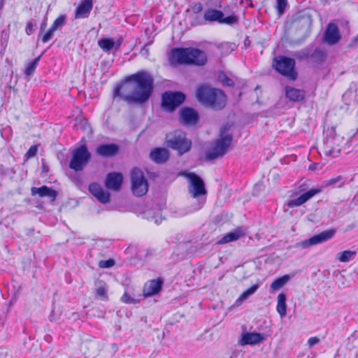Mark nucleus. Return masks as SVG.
I'll return each mask as SVG.
<instances>
[{"instance_id": "obj_1", "label": "nucleus", "mask_w": 358, "mask_h": 358, "mask_svg": "<svg viewBox=\"0 0 358 358\" xmlns=\"http://www.w3.org/2000/svg\"><path fill=\"white\" fill-rule=\"evenodd\" d=\"M153 89L152 76L145 70H141L128 76L124 83L117 85L113 96L123 100L129 105H142L150 99Z\"/></svg>"}, {"instance_id": "obj_2", "label": "nucleus", "mask_w": 358, "mask_h": 358, "mask_svg": "<svg viewBox=\"0 0 358 358\" xmlns=\"http://www.w3.org/2000/svg\"><path fill=\"white\" fill-rule=\"evenodd\" d=\"M196 96L203 106L216 110L224 108L227 103V96L224 91L206 85L197 87Z\"/></svg>"}, {"instance_id": "obj_3", "label": "nucleus", "mask_w": 358, "mask_h": 358, "mask_svg": "<svg viewBox=\"0 0 358 358\" xmlns=\"http://www.w3.org/2000/svg\"><path fill=\"white\" fill-rule=\"evenodd\" d=\"M185 177L189 181L188 191L189 194L194 199L198 198V203L190 213L196 211L201 208L203 203L206 202L205 195L207 191L205 187V184L203 179L194 173H187Z\"/></svg>"}, {"instance_id": "obj_4", "label": "nucleus", "mask_w": 358, "mask_h": 358, "mask_svg": "<svg viewBox=\"0 0 358 358\" xmlns=\"http://www.w3.org/2000/svg\"><path fill=\"white\" fill-rule=\"evenodd\" d=\"M229 127L223 126L220 129V138L215 142L213 147L206 151L205 158L207 161H212L223 156L231 144L233 136L228 133Z\"/></svg>"}, {"instance_id": "obj_5", "label": "nucleus", "mask_w": 358, "mask_h": 358, "mask_svg": "<svg viewBox=\"0 0 358 358\" xmlns=\"http://www.w3.org/2000/svg\"><path fill=\"white\" fill-rule=\"evenodd\" d=\"M166 145L178 152L181 156L188 152L192 148V141L181 131H176L166 137Z\"/></svg>"}, {"instance_id": "obj_6", "label": "nucleus", "mask_w": 358, "mask_h": 358, "mask_svg": "<svg viewBox=\"0 0 358 358\" xmlns=\"http://www.w3.org/2000/svg\"><path fill=\"white\" fill-rule=\"evenodd\" d=\"M295 60L285 56H280L275 58L273 66L280 74L285 76L291 80H295L297 78L298 73L295 71Z\"/></svg>"}, {"instance_id": "obj_7", "label": "nucleus", "mask_w": 358, "mask_h": 358, "mask_svg": "<svg viewBox=\"0 0 358 358\" xmlns=\"http://www.w3.org/2000/svg\"><path fill=\"white\" fill-rule=\"evenodd\" d=\"M90 158L91 154L87 146L82 145L73 150L69 167L75 171H82L87 166Z\"/></svg>"}, {"instance_id": "obj_8", "label": "nucleus", "mask_w": 358, "mask_h": 358, "mask_svg": "<svg viewBox=\"0 0 358 358\" xmlns=\"http://www.w3.org/2000/svg\"><path fill=\"white\" fill-rule=\"evenodd\" d=\"M185 94L181 92H165L162 96V107L166 111L173 112L185 101Z\"/></svg>"}, {"instance_id": "obj_9", "label": "nucleus", "mask_w": 358, "mask_h": 358, "mask_svg": "<svg viewBox=\"0 0 358 358\" xmlns=\"http://www.w3.org/2000/svg\"><path fill=\"white\" fill-rule=\"evenodd\" d=\"M131 190L134 195L142 196L148 190V182L144 176L143 171L134 168L131 173Z\"/></svg>"}, {"instance_id": "obj_10", "label": "nucleus", "mask_w": 358, "mask_h": 358, "mask_svg": "<svg viewBox=\"0 0 358 358\" xmlns=\"http://www.w3.org/2000/svg\"><path fill=\"white\" fill-rule=\"evenodd\" d=\"M340 138L336 135L335 127H331L326 131V136L324 139L323 152L326 156L337 157L340 153Z\"/></svg>"}, {"instance_id": "obj_11", "label": "nucleus", "mask_w": 358, "mask_h": 358, "mask_svg": "<svg viewBox=\"0 0 358 358\" xmlns=\"http://www.w3.org/2000/svg\"><path fill=\"white\" fill-rule=\"evenodd\" d=\"M336 230L334 229L323 231L318 234L314 235L308 239L296 243L295 247L306 249L310 246L322 243L331 239L334 236Z\"/></svg>"}, {"instance_id": "obj_12", "label": "nucleus", "mask_w": 358, "mask_h": 358, "mask_svg": "<svg viewBox=\"0 0 358 358\" xmlns=\"http://www.w3.org/2000/svg\"><path fill=\"white\" fill-rule=\"evenodd\" d=\"M190 48H176L171 50L169 54V62L171 64H190Z\"/></svg>"}, {"instance_id": "obj_13", "label": "nucleus", "mask_w": 358, "mask_h": 358, "mask_svg": "<svg viewBox=\"0 0 358 358\" xmlns=\"http://www.w3.org/2000/svg\"><path fill=\"white\" fill-rule=\"evenodd\" d=\"M341 38L338 26L334 22L329 23L324 34V41L329 45H334L340 41Z\"/></svg>"}, {"instance_id": "obj_14", "label": "nucleus", "mask_w": 358, "mask_h": 358, "mask_svg": "<svg viewBox=\"0 0 358 358\" xmlns=\"http://www.w3.org/2000/svg\"><path fill=\"white\" fill-rule=\"evenodd\" d=\"M123 181L122 175L120 173L112 172L106 176L105 186L110 189L119 190Z\"/></svg>"}, {"instance_id": "obj_15", "label": "nucleus", "mask_w": 358, "mask_h": 358, "mask_svg": "<svg viewBox=\"0 0 358 358\" xmlns=\"http://www.w3.org/2000/svg\"><path fill=\"white\" fill-rule=\"evenodd\" d=\"M320 189H311L306 192L302 194L301 196H299L296 199H292L287 201V206L289 208H293L295 206H299L306 201H308L309 199H310L312 197H313L315 195L320 192Z\"/></svg>"}, {"instance_id": "obj_16", "label": "nucleus", "mask_w": 358, "mask_h": 358, "mask_svg": "<svg viewBox=\"0 0 358 358\" xmlns=\"http://www.w3.org/2000/svg\"><path fill=\"white\" fill-rule=\"evenodd\" d=\"M180 117L182 122L185 124H194L199 120V115L196 110L188 107H184L180 109Z\"/></svg>"}, {"instance_id": "obj_17", "label": "nucleus", "mask_w": 358, "mask_h": 358, "mask_svg": "<svg viewBox=\"0 0 358 358\" xmlns=\"http://www.w3.org/2000/svg\"><path fill=\"white\" fill-rule=\"evenodd\" d=\"M189 64L196 66H203L207 62L206 53L198 48H190Z\"/></svg>"}, {"instance_id": "obj_18", "label": "nucleus", "mask_w": 358, "mask_h": 358, "mask_svg": "<svg viewBox=\"0 0 358 358\" xmlns=\"http://www.w3.org/2000/svg\"><path fill=\"white\" fill-rule=\"evenodd\" d=\"M90 192L101 203H107L110 201V193L105 191L98 183H92L89 186Z\"/></svg>"}, {"instance_id": "obj_19", "label": "nucleus", "mask_w": 358, "mask_h": 358, "mask_svg": "<svg viewBox=\"0 0 358 358\" xmlns=\"http://www.w3.org/2000/svg\"><path fill=\"white\" fill-rule=\"evenodd\" d=\"M120 150L117 144H101L96 148V153L103 157H111L116 155Z\"/></svg>"}, {"instance_id": "obj_20", "label": "nucleus", "mask_w": 358, "mask_h": 358, "mask_svg": "<svg viewBox=\"0 0 358 358\" xmlns=\"http://www.w3.org/2000/svg\"><path fill=\"white\" fill-rule=\"evenodd\" d=\"M31 193L32 196L38 194L40 197H48L51 201H55L58 195V192L56 190L46 185H43L41 187H34L31 189Z\"/></svg>"}, {"instance_id": "obj_21", "label": "nucleus", "mask_w": 358, "mask_h": 358, "mask_svg": "<svg viewBox=\"0 0 358 358\" xmlns=\"http://www.w3.org/2000/svg\"><path fill=\"white\" fill-rule=\"evenodd\" d=\"M264 340V336L260 333L246 332L242 334L239 343L241 345H255Z\"/></svg>"}, {"instance_id": "obj_22", "label": "nucleus", "mask_w": 358, "mask_h": 358, "mask_svg": "<svg viewBox=\"0 0 358 358\" xmlns=\"http://www.w3.org/2000/svg\"><path fill=\"white\" fill-rule=\"evenodd\" d=\"M93 8V0H83L76 9V18H87Z\"/></svg>"}, {"instance_id": "obj_23", "label": "nucleus", "mask_w": 358, "mask_h": 358, "mask_svg": "<svg viewBox=\"0 0 358 358\" xmlns=\"http://www.w3.org/2000/svg\"><path fill=\"white\" fill-rule=\"evenodd\" d=\"M162 280H152L145 284L143 287V295L145 297L150 296L157 294L162 287Z\"/></svg>"}, {"instance_id": "obj_24", "label": "nucleus", "mask_w": 358, "mask_h": 358, "mask_svg": "<svg viewBox=\"0 0 358 358\" xmlns=\"http://www.w3.org/2000/svg\"><path fill=\"white\" fill-rule=\"evenodd\" d=\"M150 159L157 164H163L169 158V152L164 148H156L150 153Z\"/></svg>"}, {"instance_id": "obj_25", "label": "nucleus", "mask_w": 358, "mask_h": 358, "mask_svg": "<svg viewBox=\"0 0 358 358\" xmlns=\"http://www.w3.org/2000/svg\"><path fill=\"white\" fill-rule=\"evenodd\" d=\"M306 92L303 90H299L293 87H285V96L289 101L299 102L304 99Z\"/></svg>"}, {"instance_id": "obj_26", "label": "nucleus", "mask_w": 358, "mask_h": 358, "mask_svg": "<svg viewBox=\"0 0 358 358\" xmlns=\"http://www.w3.org/2000/svg\"><path fill=\"white\" fill-rule=\"evenodd\" d=\"M303 55L306 57H310L313 62L315 64H320L324 61L327 54L324 49L316 48L310 55L304 52Z\"/></svg>"}, {"instance_id": "obj_27", "label": "nucleus", "mask_w": 358, "mask_h": 358, "mask_svg": "<svg viewBox=\"0 0 358 358\" xmlns=\"http://www.w3.org/2000/svg\"><path fill=\"white\" fill-rule=\"evenodd\" d=\"M143 216L149 220L154 221L155 224H159L162 220L161 208L159 207L146 210L143 213Z\"/></svg>"}, {"instance_id": "obj_28", "label": "nucleus", "mask_w": 358, "mask_h": 358, "mask_svg": "<svg viewBox=\"0 0 358 358\" xmlns=\"http://www.w3.org/2000/svg\"><path fill=\"white\" fill-rule=\"evenodd\" d=\"M223 16V13L217 9L209 8L204 13V20L208 22L217 21L220 23L221 17Z\"/></svg>"}, {"instance_id": "obj_29", "label": "nucleus", "mask_w": 358, "mask_h": 358, "mask_svg": "<svg viewBox=\"0 0 358 358\" xmlns=\"http://www.w3.org/2000/svg\"><path fill=\"white\" fill-rule=\"evenodd\" d=\"M277 311L281 317H285L287 312L286 295L280 293L278 296Z\"/></svg>"}, {"instance_id": "obj_30", "label": "nucleus", "mask_w": 358, "mask_h": 358, "mask_svg": "<svg viewBox=\"0 0 358 358\" xmlns=\"http://www.w3.org/2000/svg\"><path fill=\"white\" fill-rule=\"evenodd\" d=\"M243 233L240 231H234L227 234L221 239L217 241L218 244H224L231 241L238 240Z\"/></svg>"}, {"instance_id": "obj_31", "label": "nucleus", "mask_w": 358, "mask_h": 358, "mask_svg": "<svg viewBox=\"0 0 358 358\" xmlns=\"http://www.w3.org/2000/svg\"><path fill=\"white\" fill-rule=\"evenodd\" d=\"M357 255L356 251L345 250L338 252L336 255V259L341 262H348L353 259Z\"/></svg>"}, {"instance_id": "obj_32", "label": "nucleus", "mask_w": 358, "mask_h": 358, "mask_svg": "<svg viewBox=\"0 0 358 358\" xmlns=\"http://www.w3.org/2000/svg\"><path fill=\"white\" fill-rule=\"evenodd\" d=\"M98 45L104 52H109L114 48L115 43L113 39L105 38L100 39Z\"/></svg>"}, {"instance_id": "obj_33", "label": "nucleus", "mask_w": 358, "mask_h": 358, "mask_svg": "<svg viewBox=\"0 0 358 358\" xmlns=\"http://www.w3.org/2000/svg\"><path fill=\"white\" fill-rule=\"evenodd\" d=\"M289 280V276L285 275L275 280L271 285V289L276 291L283 287Z\"/></svg>"}, {"instance_id": "obj_34", "label": "nucleus", "mask_w": 358, "mask_h": 358, "mask_svg": "<svg viewBox=\"0 0 358 358\" xmlns=\"http://www.w3.org/2000/svg\"><path fill=\"white\" fill-rule=\"evenodd\" d=\"M259 288L258 285H254L249 289L243 292L237 299V301H243L246 300L250 295L253 294Z\"/></svg>"}, {"instance_id": "obj_35", "label": "nucleus", "mask_w": 358, "mask_h": 358, "mask_svg": "<svg viewBox=\"0 0 358 358\" xmlns=\"http://www.w3.org/2000/svg\"><path fill=\"white\" fill-rule=\"evenodd\" d=\"M66 22V17L64 15H59L52 24V27H53L55 30H57L62 27Z\"/></svg>"}, {"instance_id": "obj_36", "label": "nucleus", "mask_w": 358, "mask_h": 358, "mask_svg": "<svg viewBox=\"0 0 358 358\" xmlns=\"http://www.w3.org/2000/svg\"><path fill=\"white\" fill-rule=\"evenodd\" d=\"M39 60L40 57L34 59L29 64L28 66L26 68L25 70V74L27 76H30L34 73Z\"/></svg>"}, {"instance_id": "obj_37", "label": "nucleus", "mask_w": 358, "mask_h": 358, "mask_svg": "<svg viewBox=\"0 0 358 358\" xmlns=\"http://www.w3.org/2000/svg\"><path fill=\"white\" fill-rule=\"evenodd\" d=\"M218 79L225 86L233 87L234 85V83L232 79L228 77L223 72L219 74Z\"/></svg>"}, {"instance_id": "obj_38", "label": "nucleus", "mask_w": 358, "mask_h": 358, "mask_svg": "<svg viewBox=\"0 0 358 358\" xmlns=\"http://www.w3.org/2000/svg\"><path fill=\"white\" fill-rule=\"evenodd\" d=\"M237 22L238 17L234 15H229L227 17H224L223 15L222 17H221L220 19V23L232 25L236 24Z\"/></svg>"}, {"instance_id": "obj_39", "label": "nucleus", "mask_w": 358, "mask_h": 358, "mask_svg": "<svg viewBox=\"0 0 358 358\" xmlns=\"http://www.w3.org/2000/svg\"><path fill=\"white\" fill-rule=\"evenodd\" d=\"M287 6V0H276L275 8L278 11V13L280 15L284 13Z\"/></svg>"}, {"instance_id": "obj_40", "label": "nucleus", "mask_w": 358, "mask_h": 358, "mask_svg": "<svg viewBox=\"0 0 358 358\" xmlns=\"http://www.w3.org/2000/svg\"><path fill=\"white\" fill-rule=\"evenodd\" d=\"M344 183L343 178L341 176H337L328 180L327 185L334 187H341Z\"/></svg>"}, {"instance_id": "obj_41", "label": "nucleus", "mask_w": 358, "mask_h": 358, "mask_svg": "<svg viewBox=\"0 0 358 358\" xmlns=\"http://www.w3.org/2000/svg\"><path fill=\"white\" fill-rule=\"evenodd\" d=\"M192 21H191V25L192 26H197L200 24H203L205 20L204 16L201 17L198 15H192Z\"/></svg>"}, {"instance_id": "obj_42", "label": "nucleus", "mask_w": 358, "mask_h": 358, "mask_svg": "<svg viewBox=\"0 0 358 358\" xmlns=\"http://www.w3.org/2000/svg\"><path fill=\"white\" fill-rule=\"evenodd\" d=\"M56 30L50 27V28L46 31V33L42 36V41L43 43H47L49 41L53 36V34Z\"/></svg>"}, {"instance_id": "obj_43", "label": "nucleus", "mask_w": 358, "mask_h": 358, "mask_svg": "<svg viewBox=\"0 0 358 358\" xmlns=\"http://www.w3.org/2000/svg\"><path fill=\"white\" fill-rule=\"evenodd\" d=\"M115 264V261L113 259H109L107 260H101L99 262V266L100 268H111Z\"/></svg>"}, {"instance_id": "obj_44", "label": "nucleus", "mask_w": 358, "mask_h": 358, "mask_svg": "<svg viewBox=\"0 0 358 358\" xmlns=\"http://www.w3.org/2000/svg\"><path fill=\"white\" fill-rule=\"evenodd\" d=\"M121 300L123 303H128V304H130V303H134V304H136L138 302V300L132 298L131 296H129L127 292H125L123 296H122L121 298Z\"/></svg>"}, {"instance_id": "obj_45", "label": "nucleus", "mask_w": 358, "mask_h": 358, "mask_svg": "<svg viewBox=\"0 0 358 358\" xmlns=\"http://www.w3.org/2000/svg\"><path fill=\"white\" fill-rule=\"evenodd\" d=\"M38 151V146L37 145H31L27 152L25 154V157L27 159L31 158L34 157L36 155V152Z\"/></svg>"}, {"instance_id": "obj_46", "label": "nucleus", "mask_w": 358, "mask_h": 358, "mask_svg": "<svg viewBox=\"0 0 358 358\" xmlns=\"http://www.w3.org/2000/svg\"><path fill=\"white\" fill-rule=\"evenodd\" d=\"M96 294L101 298L107 297V288L105 286H100L96 288Z\"/></svg>"}, {"instance_id": "obj_47", "label": "nucleus", "mask_w": 358, "mask_h": 358, "mask_svg": "<svg viewBox=\"0 0 358 358\" xmlns=\"http://www.w3.org/2000/svg\"><path fill=\"white\" fill-rule=\"evenodd\" d=\"M191 10L194 15H197L203 10V5L200 2L196 3L192 6Z\"/></svg>"}, {"instance_id": "obj_48", "label": "nucleus", "mask_w": 358, "mask_h": 358, "mask_svg": "<svg viewBox=\"0 0 358 358\" xmlns=\"http://www.w3.org/2000/svg\"><path fill=\"white\" fill-rule=\"evenodd\" d=\"M319 342H320V339L316 336L311 337L308 341V343L310 347H312V346L317 344Z\"/></svg>"}, {"instance_id": "obj_49", "label": "nucleus", "mask_w": 358, "mask_h": 358, "mask_svg": "<svg viewBox=\"0 0 358 358\" xmlns=\"http://www.w3.org/2000/svg\"><path fill=\"white\" fill-rule=\"evenodd\" d=\"M33 24L32 22H29L27 25V27H26V32L27 34H31L33 31Z\"/></svg>"}, {"instance_id": "obj_50", "label": "nucleus", "mask_w": 358, "mask_h": 358, "mask_svg": "<svg viewBox=\"0 0 358 358\" xmlns=\"http://www.w3.org/2000/svg\"><path fill=\"white\" fill-rule=\"evenodd\" d=\"M304 190H305V188L303 187V185H300V186L299 187L298 190H297L296 192H293V193L291 194V197L292 198V197H294V196H295L298 195L300 192H303V191H304Z\"/></svg>"}, {"instance_id": "obj_51", "label": "nucleus", "mask_w": 358, "mask_h": 358, "mask_svg": "<svg viewBox=\"0 0 358 358\" xmlns=\"http://www.w3.org/2000/svg\"><path fill=\"white\" fill-rule=\"evenodd\" d=\"M122 39L120 38V39H118L116 42H115V45L114 46V48H115V50H118L119 48L120 47L121 44H122Z\"/></svg>"}, {"instance_id": "obj_52", "label": "nucleus", "mask_w": 358, "mask_h": 358, "mask_svg": "<svg viewBox=\"0 0 358 358\" xmlns=\"http://www.w3.org/2000/svg\"><path fill=\"white\" fill-rule=\"evenodd\" d=\"M46 26H47V22H46V20H44V21L42 22V24H41V28H40V29H41V33H42V32H43V31H45Z\"/></svg>"}, {"instance_id": "obj_53", "label": "nucleus", "mask_w": 358, "mask_h": 358, "mask_svg": "<svg viewBox=\"0 0 358 358\" xmlns=\"http://www.w3.org/2000/svg\"><path fill=\"white\" fill-rule=\"evenodd\" d=\"M42 169H43V172L46 173L48 171V167L45 163H43Z\"/></svg>"}, {"instance_id": "obj_54", "label": "nucleus", "mask_w": 358, "mask_h": 358, "mask_svg": "<svg viewBox=\"0 0 358 358\" xmlns=\"http://www.w3.org/2000/svg\"><path fill=\"white\" fill-rule=\"evenodd\" d=\"M54 314H55V313H54V311L52 310V311L51 312V313H50V316H49V320H50L51 322H52V321H55V319L54 318Z\"/></svg>"}, {"instance_id": "obj_55", "label": "nucleus", "mask_w": 358, "mask_h": 358, "mask_svg": "<svg viewBox=\"0 0 358 358\" xmlns=\"http://www.w3.org/2000/svg\"><path fill=\"white\" fill-rule=\"evenodd\" d=\"M4 3V0H0V8H1L3 6Z\"/></svg>"}, {"instance_id": "obj_56", "label": "nucleus", "mask_w": 358, "mask_h": 358, "mask_svg": "<svg viewBox=\"0 0 358 358\" xmlns=\"http://www.w3.org/2000/svg\"><path fill=\"white\" fill-rule=\"evenodd\" d=\"M315 164L311 165L310 166V169H315Z\"/></svg>"}, {"instance_id": "obj_57", "label": "nucleus", "mask_w": 358, "mask_h": 358, "mask_svg": "<svg viewBox=\"0 0 358 358\" xmlns=\"http://www.w3.org/2000/svg\"><path fill=\"white\" fill-rule=\"evenodd\" d=\"M260 187H261V185H255V188Z\"/></svg>"}, {"instance_id": "obj_58", "label": "nucleus", "mask_w": 358, "mask_h": 358, "mask_svg": "<svg viewBox=\"0 0 358 358\" xmlns=\"http://www.w3.org/2000/svg\"><path fill=\"white\" fill-rule=\"evenodd\" d=\"M353 228V226L352 225H350L348 226V229H352Z\"/></svg>"}, {"instance_id": "obj_59", "label": "nucleus", "mask_w": 358, "mask_h": 358, "mask_svg": "<svg viewBox=\"0 0 358 358\" xmlns=\"http://www.w3.org/2000/svg\"><path fill=\"white\" fill-rule=\"evenodd\" d=\"M357 275H358V271H357Z\"/></svg>"}]
</instances>
